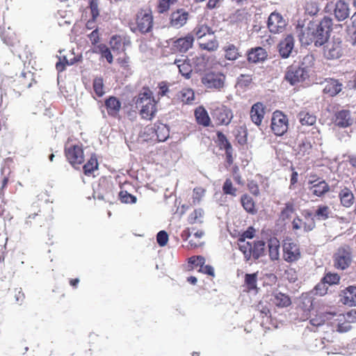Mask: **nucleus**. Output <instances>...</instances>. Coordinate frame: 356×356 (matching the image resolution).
I'll return each instance as SVG.
<instances>
[{"instance_id": "60", "label": "nucleus", "mask_w": 356, "mask_h": 356, "mask_svg": "<svg viewBox=\"0 0 356 356\" xmlns=\"http://www.w3.org/2000/svg\"><path fill=\"white\" fill-rule=\"evenodd\" d=\"M110 43H111V47L113 50L119 51L120 49H123V48H124V44L122 43L120 37H118V36L112 37Z\"/></svg>"}, {"instance_id": "12", "label": "nucleus", "mask_w": 356, "mask_h": 356, "mask_svg": "<svg viewBox=\"0 0 356 356\" xmlns=\"http://www.w3.org/2000/svg\"><path fill=\"white\" fill-rule=\"evenodd\" d=\"M286 26V22L279 13H272L268 19V28L273 33H282Z\"/></svg>"}, {"instance_id": "58", "label": "nucleus", "mask_w": 356, "mask_h": 356, "mask_svg": "<svg viewBox=\"0 0 356 356\" xmlns=\"http://www.w3.org/2000/svg\"><path fill=\"white\" fill-rule=\"evenodd\" d=\"M90 14L92 15V21H97L99 13L98 9L97 0H90Z\"/></svg>"}, {"instance_id": "23", "label": "nucleus", "mask_w": 356, "mask_h": 356, "mask_svg": "<svg viewBox=\"0 0 356 356\" xmlns=\"http://www.w3.org/2000/svg\"><path fill=\"white\" fill-rule=\"evenodd\" d=\"M343 303L349 306H356V286H350L342 291Z\"/></svg>"}, {"instance_id": "44", "label": "nucleus", "mask_w": 356, "mask_h": 356, "mask_svg": "<svg viewBox=\"0 0 356 356\" xmlns=\"http://www.w3.org/2000/svg\"><path fill=\"white\" fill-rule=\"evenodd\" d=\"M205 189L202 187H196L193 191L192 200L193 204H199L205 195Z\"/></svg>"}, {"instance_id": "39", "label": "nucleus", "mask_w": 356, "mask_h": 356, "mask_svg": "<svg viewBox=\"0 0 356 356\" xmlns=\"http://www.w3.org/2000/svg\"><path fill=\"white\" fill-rule=\"evenodd\" d=\"M238 248L243 252L246 261L251 259L252 243L245 241L244 238L238 239Z\"/></svg>"}, {"instance_id": "26", "label": "nucleus", "mask_w": 356, "mask_h": 356, "mask_svg": "<svg viewBox=\"0 0 356 356\" xmlns=\"http://www.w3.org/2000/svg\"><path fill=\"white\" fill-rule=\"evenodd\" d=\"M194 38L193 35L188 34L184 38H180L175 41V47L180 52H186L192 47Z\"/></svg>"}, {"instance_id": "40", "label": "nucleus", "mask_w": 356, "mask_h": 356, "mask_svg": "<svg viewBox=\"0 0 356 356\" xmlns=\"http://www.w3.org/2000/svg\"><path fill=\"white\" fill-rule=\"evenodd\" d=\"M334 317H336V321H347L350 324L356 322V311L352 309L345 314L336 313Z\"/></svg>"}, {"instance_id": "2", "label": "nucleus", "mask_w": 356, "mask_h": 356, "mask_svg": "<svg viewBox=\"0 0 356 356\" xmlns=\"http://www.w3.org/2000/svg\"><path fill=\"white\" fill-rule=\"evenodd\" d=\"M312 62L313 57L308 55L303 58L300 65L289 66L285 73V79L292 86L303 82L309 77V67L305 64H311Z\"/></svg>"}, {"instance_id": "22", "label": "nucleus", "mask_w": 356, "mask_h": 356, "mask_svg": "<svg viewBox=\"0 0 356 356\" xmlns=\"http://www.w3.org/2000/svg\"><path fill=\"white\" fill-rule=\"evenodd\" d=\"M174 64L177 65L179 69L180 74L186 79H189L191 77V74L192 72V66L189 63V60L185 58L182 57L179 59H175L174 61Z\"/></svg>"}, {"instance_id": "15", "label": "nucleus", "mask_w": 356, "mask_h": 356, "mask_svg": "<svg viewBox=\"0 0 356 356\" xmlns=\"http://www.w3.org/2000/svg\"><path fill=\"white\" fill-rule=\"evenodd\" d=\"M294 48V39L291 35H286L278 44L280 55L283 58L290 56Z\"/></svg>"}, {"instance_id": "33", "label": "nucleus", "mask_w": 356, "mask_h": 356, "mask_svg": "<svg viewBox=\"0 0 356 356\" xmlns=\"http://www.w3.org/2000/svg\"><path fill=\"white\" fill-rule=\"evenodd\" d=\"M339 196L343 207H350L353 204L354 195L349 188L345 187L341 189Z\"/></svg>"}, {"instance_id": "9", "label": "nucleus", "mask_w": 356, "mask_h": 356, "mask_svg": "<svg viewBox=\"0 0 356 356\" xmlns=\"http://www.w3.org/2000/svg\"><path fill=\"white\" fill-rule=\"evenodd\" d=\"M99 40L98 30L95 29L90 33V42L93 47H90V51L93 53L101 54L102 57H104L109 63L113 62V56L110 50L104 44L99 43L97 44Z\"/></svg>"}, {"instance_id": "59", "label": "nucleus", "mask_w": 356, "mask_h": 356, "mask_svg": "<svg viewBox=\"0 0 356 356\" xmlns=\"http://www.w3.org/2000/svg\"><path fill=\"white\" fill-rule=\"evenodd\" d=\"M156 240L159 245L161 247L165 245L168 241V235L165 231H160L156 236Z\"/></svg>"}, {"instance_id": "57", "label": "nucleus", "mask_w": 356, "mask_h": 356, "mask_svg": "<svg viewBox=\"0 0 356 356\" xmlns=\"http://www.w3.org/2000/svg\"><path fill=\"white\" fill-rule=\"evenodd\" d=\"M302 307L305 311H310L313 307V299L309 294L302 296Z\"/></svg>"}, {"instance_id": "3", "label": "nucleus", "mask_w": 356, "mask_h": 356, "mask_svg": "<svg viewBox=\"0 0 356 356\" xmlns=\"http://www.w3.org/2000/svg\"><path fill=\"white\" fill-rule=\"evenodd\" d=\"M136 106L140 108L142 118L146 120H151L156 112V103L149 90H145L138 95Z\"/></svg>"}, {"instance_id": "37", "label": "nucleus", "mask_w": 356, "mask_h": 356, "mask_svg": "<svg viewBox=\"0 0 356 356\" xmlns=\"http://www.w3.org/2000/svg\"><path fill=\"white\" fill-rule=\"evenodd\" d=\"M334 315H336V312H325L311 319L310 322L314 326H319L323 325L326 321L332 320L334 318Z\"/></svg>"}, {"instance_id": "10", "label": "nucleus", "mask_w": 356, "mask_h": 356, "mask_svg": "<svg viewBox=\"0 0 356 356\" xmlns=\"http://www.w3.org/2000/svg\"><path fill=\"white\" fill-rule=\"evenodd\" d=\"M283 257L286 261L293 262L300 257V251L297 243L291 239L286 240L283 244Z\"/></svg>"}, {"instance_id": "35", "label": "nucleus", "mask_w": 356, "mask_h": 356, "mask_svg": "<svg viewBox=\"0 0 356 356\" xmlns=\"http://www.w3.org/2000/svg\"><path fill=\"white\" fill-rule=\"evenodd\" d=\"M332 214V210L327 205H319L315 211L314 217L318 220H325L328 219Z\"/></svg>"}, {"instance_id": "20", "label": "nucleus", "mask_w": 356, "mask_h": 356, "mask_svg": "<svg viewBox=\"0 0 356 356\" xmlns=\"http://www.w3.org/2000/svg\"><path fill=\"white\" fill-rule=\"evenodd\" d=\"M188 15V13L183 10H178L172 13L170 17L172 26L177 29L183 26L186 23Z\"/></svg>"}, {"instance_id": "51", "label": "nucleus", "mask_w": 356, "mask_h": 356, "mask_svg": "<svg viewBox=\"0 0 356 356\" xmlns=\"http://www.w3.org/2000/svg\"><path fill=\"white\" fill-rule=\"evenodd\" d=\"M177 0H159L158 11L163 13L167 11L171 5L174 4Z\"/></svg>"}, {"instance_id": "32", "label": "nucleus", "mask_w": 356, "mask_h": 356, "mask_svg": "<svg viewBox=\"0 0 356 356\" xmlns=\"http://www.w3.org/2000/svg\"><path fill=\"white\" fill-rule=\"evenodd\" d=\"M225 57L229 60H235L241 56L238 48L234 44L228 43L224 47Z\"/></svg>"}, {"instance_id": "56", "label": "nucleus", "mask_w": 356, "mask_h": 356, "mask_svg": "<svg viewBox=\"0 0 356 356\" xmlns=\"http://www.w3.org/2000/svg\"><path fill=\"white\" fill-rule=\"evenodd\" d=\"M252 77L248 74H241L237 79V83L240 87H247L252 82Z\"/></svg>"}, {"instance_id": "64", "label": "nucleus", "mask_w": 356, "mask_h": 356, "mask_svg": "<svg viewBox=\"0 0 356 356\" xmlns=\"http://www.w3.org/2000/svg\"><path fill=\"white\" fill-rule=\"evenodd\" d=\"M302 227L305 232H309L314 229L315 227L314 219H309L302 221Z\"/></svg>"}, {"instance_id": "38", "label": "nucleus", "mask_w": 356, "mask_h": 356, "mask_svg": "<svg viewBox=\"0 0 356 356\" xmlns=\"http://www.w3.org/2000/svg\"><path fill=\"white\" fill-rule=\"evenodd\" d=\"M298 118L302 125L311 126L314 124L316 121V116L307 111L300 112Z\"/></svg>"}, {"instance_id": "8", "label": "nucleus", "mask_w": 356, "mask_h": 356, "mask_svg": "<svg viewBox=\"0 0 356 356\" xmlns=\"http://www.w3.org/2000/svg\"><path fill=\"white\" fill-rule=\"evenodd\" d=\"M65 154L70 164L77 168L84 162V154L82 147L76 145H67L65 148Z\"/></svg>"}, {"instance_id": "6", "label": "nucleus", "mask_w": 356, "mask_h": 356, "mask_svg": "<svg viewBox=\"0 0 356 356\" xmlns=\"http://www.w3.org/2000/svg\"><path fill=\"white\" fill-rule=\"evenodd\" d=\"M289 120L286 115L280 111L273 113L271 118V129L276 136L284 135L288 129Z\"/></svg>"}, {"instance_id": "31", "label": "nucleus", "mask_w": 356, "mask_h": 356, "mask_svg": "<svg viewBox=\"0 0 356 356\" xmlns=\"http://www.w3.org/2000/svg\"><path fill=\"white\" fill-rule=\"evenodd\" d=\"M177 99L186 104H191L195 100V92L191 88H183L177 95Z\"/></svg>"}, {"instance_id": "49", "label": "nucleus", "mask_w": 356, "mask_h": 356, "mask_svg": "<svg viewBox=\"0 0 356 356\" xmlns=\"http://www.w3.org/2000/svg\"><path fill=\"white\" fill-rule=\"evenodd\" d=\"M119 197L122 202L126 204L136 203L137 200L136 196L132 195L126 191H121L119 193Z\"/></svg>"}, {"instance_id": "24", "label": "nucleus", "mask_w": 356, "mask_h": 356, "mask_svg": "<svg viewBox=\"0 0 356 356\" xmlns=\"http://www.w3.org/2000/svg\"><path fill=\"white\" fill-rule=\"evenodd\" d=\"M216 30L211 27L206 22H200L193 30L194 34L198 39H201L207 35H213Z\"/></svg>"}, {"instance_id": "11", "label": "nucleus", "mask_w": 356, "mask_h": 356, "mask_svg": "<svg viewBox=\"0 0 356 356\" xmlns=\"http://www.w3.org/2000/svg\"><path fill=\"white\" fill-rule=\"evenodd\" d=\"M324 56L327 59L339 58L342 55V42L339 38H333L324 47Z\"/></svg>"}, {"instance_id": "45", "label": "nucleus", "mask_w": 356, "mask_h": 356, "mask_svg": "<svg viewBox=\"0 0 356 356\" xmlns=\"http://www.w3.org/2000/svg\"><path fill=\"white\" fill-rule=\"evenodd\" d=\"M103 88H104V84H103L102 79V78L95 79L94 81H93V89H94L95 94L98 97H102L104 95L105 91Z\"/></svg>"}, {"instance_id": "29", "label": "nucleus", "mask_w": 356, "mask_h": 356, "mask_svg": "<svg viewBox=\"0 0 356 356\" xmlns=\"http://www.w3.org/2000/svg\"><path fill=\"white\" fill-rule=\"evenodd\" d=\"M268 253L272 261L280 258V241L276 238H271L268 241Z\"/></svg>"}, {"instance_id": "50", "label": "nucleus", "mask_w": 356, "mask_h": 356, "mask_svg": "<svg viewBox=\"0 0 356 356\" xmlns=\"http://www.w3.org/2000/svg\"><path fill=\"white\" fill-rule=\"evenodd\" d=\"M200 46L201 49L210 51L217 50L218 48V42L216 39H212L208 42H200Z\"/></svg>"}, {"instance_id": "27", "label": "nucleus", "mask_w": 356, "mask_h": 356, "mask_svg": "<svg viewBox=\"0 0 356 356\" xmlns=\"http://www.w3.org/2000/svg\"><path fill=\"white\" fill-rule=\"evenodd\" d=\"M258 272L254 273H246L244 276V286L248 291L257 293Z\"/></svg>"}, {"instance_id": "16", "label": "nucleus", "mask_w": 356, "mask_h": 356, "mask_svg": "<svg viewBox=\"0 0 356 356\" xmlns=\"http://www.w3.org/2000/svg\"><path fill=\"white\" fill-rule=\"evenodd\" d=\"M334 123L339 127L346 128L353 123V118L348 110H341L336 112Z\"/></svg>"}, {"instance_id": "4", "label": "nucleus", "mask_w": 356, "mask_h": 356, "mask_svg": "<svg viewBox=\"0 0 356 356\" xmlns=\"http://www.w3.org/2000/svg\"><path fill=\"white\" fill-rule=\"evenodd\" d=\"M226 76L220 72L209 71L201 77V83L207 89L220 90L225 85Z\"/></svg>"}, {"instance_id": "63", "label": "nucleus", "mask_w": 356, "mask_h": 356, "mask_svg": "<svg viewBox=\"0 0 356 356\" xmlns=\"http://www.w3.org/2000/svg\"><path fill=\"white\" fill-rule=\"evenodd\" d=\"M205 259L202 256L191 257L188 259V263L195 266H200V267L205 264Z\"/></svg>"}, {"instance_id": "46", "label": "nucleus", "mask_w": 356, "mask_h": 356, "mask_svg": "<svg viewBox=\"0 0 356 356\" xmlns=\"http://www.w3.org/2000/svg\"><path fill=\"white\" fill-rule=\"evenodd\" d=\"M76 61H78V60L76 59L75 57H74L73 59H70V60H69L67 59L66 56H64L63 60L60 59V60L56 63V68L58 72H60L65 70L66 65H72Z\"/></svg>"}, {"instance_id": "5", "label": "nucleus", "mask_w": 356, "mask_h": 356, "mask_svg": "<svg viewBox=\"0 0 356 356\" xmlns=\"http://www.w3.org/2000/svg\"><path fill=\"white\" fill-rule=\"evenodd\" d=\"M153 25V17L149 10H140L136 15V26H131L132 31L142 33L149 32Z\"/></svg>"}, {"instance_id": "55", "label": "nucleus", "mask_w": 356, "mask_h": 356, "mask_svg": "<svg viewBox=\"0 0 356 356\" xmlns=\"http://www.w3.org/2000/svg\"><path fill=\"white\" fill-rule=\"evenodd\" d=\"M327 284L322 279L321 282L318 283L314 287L315 294L321 296H324L327 293Z\"/></svg>"}, {"instance_id": "19", "label": "nucleus", "mask_w": 356, "mask_h": 356, "mask_svg": "<svg viewBox=\"0 0 356 356\" xmlns=\"http://www.w3.org/2000/svg\"><path fill=\"white\" fill-rule=\"evenodd\" d=\"M309 184L312 185L309 187V191L316 197H322L330 191L329 185L324 180L319 181L317 183H316V181L309 180Z\"/></svg>"}, {"instance_id": "53", "label": "nucleus", "mask_w": 356, "mask_h": 356, "mask_svg": "<svg viewBox=\"0 0 356 356\" xmlns=\"http://www.w3.org/2000/svg\"><path fill=\"white\" fill-rule=\"evenodd\" d=\"M10 296L12 298H13L16 303L19 304H21L23 302L25 298L24 293L22 292L21 288H16L11 291Z\"/></svg>"}, {"instance_id": "21", "label": "nucleus", "mask_w": 356, "mask_h": 356, "mask_svg": "<svg viewBox=\"0 0 356 356\" xmlns=\"http://www.w3.org/2000/svg\"><path fill=\"white\" fill-rule=\"evenodd\" d=\"M268 56L266 51L262 47L252 49L248 54L250 63H257L264 61Z\"/></svg>"}, {"instance_id": "30", "label": "nucleus", "mask_w": 356, "mask_h": 356, "mask_svg": "<svg viewBox=\"0 0 356 356\" xmlns=\"http://www.w3.org/2000/svg\"><path fill=\"white\" fill-rule=\"evenodd\" d=\"M195 116L198 124L204 127H208L210 124L209 114L202 106H199L195 110Z\"/></svg>"}, {"instance_id": "34", "label": "nucleus", "mask_w": 356, "mask_h": 356, "mask_svg": "<svg viewBox=\"0 0 356 356\" xmlns=\"http://www.w3.org/2000/svg\"><path fill=\"white\" fill-rule=\"evenodd\" d=\"M265 243L262 241H257L252 243L251 259H257L264 254Z\"/></svg>"}, {"instance_id": "61", "label": "nucleus", "mask_w": 356, "mask_h": 356, "mask_svg": "<svg viewBox=\"0 0 356 356\" xmlns=\"http://www.w3.org/2000/svg\"><path fill=\"white\" fill-rule=\"evenodd\" d=\"M334 321L337 322V331L339 332H346L351 329V325L347 321Z\"/></svg>"}, {"instance_id": "43", "label": "nucleus", "mask_w": 356, "mask_h": 356, "mask_svg": "<svg viewBox=\"0 0 356 356\" xmlns=\"http://www.w3.org/2000/svg\"><path fill=\"white\" fill-rule=\"evenodd\" d=\"M155 131L159 141H165L170 135L168 128L164 124L159 125Z\"/></svg>"}, {"instance_id": "54", "label": "nucleus", "mask_w": 356, "mask_h": 356, "mask_svg": "<svg viewBox=\"0 0 356 356\" xmlns=\"http://www.w3.org/2000/svg\"><path fill=\"white\" fill-rule=\"evenodd\" d=\"M293 211V204L291 202H287L285 204V207L281 211V218L283 220L287 219L291 216Z\"/></svg>"}, {"instance_id": "18", "label": "nucleus", "mask_w": 356, "mask_h": 356, "mask_svg": "<svg viewBox=\"0 0 356 356\" xmlns=\"http://www.w3.org/2000/svg\"><path fill=\"white\" fill-rule=\"evenodd\" d=\"M334 16L338 21H343L350 15L349 5L344 0H339L335 5Z\"/></svg>"}, {"instance_id": "28", "label": "nucleus", "mask_w": 356, "mask_h": 356, "mask_svg": "<svg viewBox=\"0 0 356 356\" xmlns=\"http://www.w3.org/2000/svg\"><path fill=\"white\" fill-rule=\"evenodd\" d=\"M105 104L108 115L116 116L121 108L120 101L116 97H111L106 99Z\"/></svg>"}, {"instance_id": "52", "label": "nucleus", "mask_w": 356, "mask_h": 356, "mask_svg": "<svg viewBox=\"0 0 356 356\" xmlns=\"http://www.w3.org/2000/svg\"><path fill=\"white\" fill-rule=\"evenodd\" d=\"M340 277L337 273H327L323 278V280L329 285L336 284L339 283Z\"/></svg>"}, {"instance_id": "7", "label": "nucleus", "mask_w": 356, "mask_h": 356, "mask_svg": "<svg viewBox=\"0 0 356 356\" xmlns=\"http://www.w3.org/2000/svg\"><path fill=\"white\" fill-rule=\"evenodd\" d=\"M334 266L338 269L347 268L352 261V252L349 246L339 248L334 256Z\"/></svg>"}, {"instance_id": "47", "label": "nucleus", "mask_w": 356, "mask_h": 356, "mask_svg": "<svg viewBox=\"0 0 356 356\" xmlns=\"http://www.w3.org/2000/svg\"><path fill=\"white\" fill-rule=\"evenodd\" d=\"M312 147L311 140L309 138H305L299 144V153L305 155L309 154Z\"/></svg>"}, {"instance_id": "62", "label": "nucleus", "mask_w": 356, "mask_h": 356, "mask_svg": "<svg viewBox=\"0 0 356 356\" xmlns=\"http://www.w3.org/2000/svg\"><path fill=\"white\" fill-rule=\"evenodd\" d=\"M217 135L221 149H226L232 147L231 144L229 143L226 136L223 134L218 132Z\"/></svg>"}, {"instance_id": "13", "label": "nucleus", "mask_w": 356, "mask_h": 356, "mask_svg": "<svg viewBox=\"0 0 356 356\" xmlns=\"http://www.w3.org/2000/svg\"><path fill=\"white\" fill-rule=\"evenodd\" d=\"M321 84L323 86V92L330 97H335L343 89L342 82L335 79H325Z\"/></svg>"}, {"instance_id": "25", "label": "nucleus", "mask_w": 356, "mask_h": 356, "mask_svg": "<svg viewBox=\"0 0 356 356\" xmlns=\"http://www.w3.org/2000/svg\"><path fill=\"white\" fill-rule=\"evenodd\" d=\"M270 301L278 307H286L291 303L289 297L281 292H275L272 295Z\"/></svg>"}, {"instance_id": "41", "label": "nucleus", "mask_w": 356, "mask_h": 356, "mask_svg": "<svg viewBox=\"0 0 356 356\" xmlns=\"http://www.w3.org/2000/svg\"><path fill=\"white\" fill-rule=\"evenodd\" d=\"M204 214V211L202 209L194 210L188 216V222L190 224L202 223Z\"/></svg>"}, {"instance_id": "36", "label": "nucleus", "mask_w": 356, "mask_h": 356, "mask_svg": "<svg viewBox=\"0 0 356 356\" xmlns=\"http://www.w3.org/2000/svg\"><path fill=\"white\" fill-rule=\"evenodd\" d=\"M35 83L33 74L31 72H23L19 77V83L22 88H29Z\"/></svg>"}, {"instance_id": "42", "label": "nucleus", "mask_w": 356, "mask_h": 356, "mask_svg": "<svg viewBox=\"0 0 356 356\" xmlns=\"http://www.w3.org/2000/svg\"><path fill=\"white\" fill-rule=\"evenodd\" d=\"M241 203L245 211L248 213H254L255 212L254 202L252 198L247 195L241 197Z\"/></svg>"}, {"instance_id": "14", "label": "nucleus", "mask_w": 356, "mask_h": 356, "mask_svg": "<svg viewBox=\"0 0 356 356\" xmlns=\"http://www.w3.org/2000/svg\"><path fill=\"white\" fill-rule=\"evenodd\" d=\"M212 116L217 124L227 125L232 118V113L231 110L226 106H220L213 109Z\"/></svg>"}, {"instance_id": "48", "label": "nucleus", "mask_w": 356, "mask_h": 356, "mask_svg": "<svg viewBox=\"0 0 356 356\" xmlns=\"http://www.w3.org/2000/svg\"><path fill=\"white\" fill-rule=\"evenodd\" d=\"M223 193L232 196L236 195V188L233 186L231 179H227L222 186Z\"/></svg>"}, {"instance_id": "17", "label": "nucleus", "mask_w": 356, "mask_h": 356, "mask_svg": "<svg viewBox=\"0 0 356 356\" xmlns=\"http://www.w3.org/2000/svg\"><path fill=\"white\" fill-rule=\"evenodd\" d=\"M265 107L261 102H257L252 105L250 110L251 120L256 125L261 124L265 114Z\"/></svg>"}, {"instance_id": "1", "label": "nucleus", "mask_w": 356, "mask_h": 356, "mask_svg": "<svg viewBox=\"0 0 356 356\" xmlns=\"http://www.w3.org/2000/svg\"><path fill=\"white\" fill-rule=\"evenodd\" d=\"M332 25V19L327 17L318 24L310 22L307 27L298 28L299 40L305 45L314 43L316 47L321 46L327 41Z\"/></svg>"}]
</instances>
